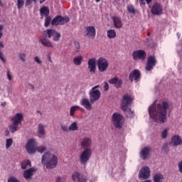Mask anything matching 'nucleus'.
<instances>
[{"instance_id":"72a5a7b5","label":"nucleus","mask_w":182,"mask_h":182,"mask_svg":"<svg viewBox=\"0 0 182 182\" xmlns=\"http://www.w3.org/2000/svg\"><path fill=\"white\" fill-rule=\"evenodd\" d=\"M107 36L109 38V39H114L116 38V31L114 29H110L107 31Z\"/></svg>"},{"instance_id":"20e7f679","label":"nucleus","mask_w":182,"mask_h":182,"mask_svg":"<svg viewBox=\"0 0 182 182\" xmlns=\"http://www.w3.org/2000/svg\"><path fill=\"white\" fill-rule=\"evenodd\" d=\"M134 97L130 94H125L123 95L121 100V109L127 110L128 107H130L133 105Z\"/></svg>"},{"instance_id":"393cba45","label":"nucleus","mask_w":182,"mask_h":182,"mask_svg":"<svg viewBox=\"0 0 182 182\" xmlns=\"http://www.w3.org/2000/svg\"><path fill=\"white\" fill-rule=\"evenodd\" d=\"M80 103L87 110H92V102L87 98H82Z\"/></svg>"},{"instance_id":"9d476101","label":"nucleus","mask_w":182,"mask_h":182,"mask_svg":"<svg viewBox=\"0 0 182 182\" xmlns=\"http://www.w3.org/2000/svg\"><path fill=\"white\" fill-rule=\"evenodd\" d=\"M44 33L46 36L47 35L49 38L53 36V41H54V42H58L60 39V33L52 28L47 29L44 31Z\"/></svg>"},{"instance_id":"5fc2aeb1","label":"nucleus","mask_w":182,"mask_h":182,"mask_svg":"<svg viewBox=\"0 0 182 182\" xmlns=\"http://www.w3.org/2000/svg\"><path fill=\"white\" fill-rule=\"evenodd\" d=\"M100 86V85H96V86H95L94 87H92V90H97V88H99Z\"/></svg>"},{"instance_id":"39448f33","label":"nucleus","mask_w":182,"mask_h":182,"mask_svg":"<svg viewBox=\"0 0 182 182\" xmlns=\"http://www.w3.org/2000/svg\"><path fill=\"white\" fill-rule=\"evenodd\" d=\"M123 122H124L123 115L117 112H114L112 114V123L114 124V127H116V129H122Z\"/></svg>"},{"instance_id":"a878e982","label":"nucleus","mask_w":182,"mask_h":182,"mask_svg":"<svg viewBox=\"0 0 182 182\" xmlns=\"http://www.w3.org/2000/svg\"><path fill=\"white\" fill-rule=\"evenodd\" d=\"M150 148L149 147H144L141 149L140 152L141 158L143 160H146L147 157H149V154H150Z\"/></svg>"},{"instance_id":"69168bd1","label":"nucleus","mask_w":182,"mask_h":182,"mask_svg":"<svg viewBox=\"0 0 182 182\" xmlns=\"http://www.w3.org/2000/svg\"><path fill=\"white\" fill-rule=\"evenodd\" d=\"M100 0H95V2H97V4H98V2H100Z\"/></svg>"},{"instance_id":"09e8293b","label":"nucleus","mask_w":182,"mask_h":182,"mask_svg":"<svg viewBox=\"0 0 182 182\" xmlns=\"http://www.w3.org/2000/svg\"><path fill=\"white\" fill-rule=\"evenodd\" d=\"M8 182H19V181L16 178L11 177L8 179Z\"/></svg>"},{"instance_id":"cd10ccee","label":"nucleus","mask_w":182,"mask_h":182,"mask_svg":"<svg viewBox=\"0 0 182 182\" xmlns=\"http://www.w3.org/2000/svg\"><path fill=\"white\" fill-rule=\"evenodd\" d=\"M38 137H41V139L45 137V134H46V132H45V126L42 124H39L38 127Z\"/></svg>"},{"instance_id":"c9c22d12","label":"nucleus","mask_w":182,"mask_h":182,"mask_svg":"<svg viewBox=\"0 0 182 182\" xmlns=\"http://www.w3.org/2000/svg\"><path fill=\"white\" fill-rule=\"evenodd\" d=\"M122 112H125V113L127 114V117H129L130 119H133V117H134V111H132L130 107H128L127 110H122Z\"/></svg>"},{"instance_id":"8fccbe9b","label":"nucleus","mask_w":182,"mask_h":182,"mask_svg":"<svg viewBox=\"0 0 182 182\" xmlns=\"http://www.w3.org/2000/svg\"><path fill=\"white\" fill-rule=\"evenodd\" d=\"M34 60L35 62H36V63H38V65H41L42 63V61L41 60V59H39V57L36 56L34 58Z\"/></svg>"},{"instance_id":"ddd939ff","label":"nucleus","mask_w":182,"mask_h":182,"mask_svg":"<svg viewBox=\"0 0 182 182\" xmlns=\"http://www.w3.org/2000/svg\"><path fill=\"white\" fill-rule=\"evenodd\" d=\"M36 147L35 139H29L26 144V149L29 154H34V153H36Z\"/></svg>"},{"instance_id":"6ab92c4d","label":"nucleus","mask_w":182,"mask_h":182,"mask_svg":"<svg viewBox=\"0 0 182 182\" xmlns=\"http://www.w3.org/2000/svg\"><path fill=\"white\" fill-rule=\"evenodd\" d=\"M88 69L91 75H95L96 73V59L91 58L88 60L87 62Z\"/></svg>"},{"instance_id":"a19ab883","label":"nucleus","mask_w":182,"mask_h":182,"mask_svg":"<svg viewBox=\"0 0 182 182\" xmlns=\"http://www.w3.org/2000/svg\"><path fill=\"white\" fill-rule=\"evenodd\" d=\"M51 21H52V18H50V16L46 17L45 23H44V26H46V28H48V26L50 25Z\"/></svg>"},{"instance_id":"0e129e2a","label":"nucleus","mask_w":182,"mask_h":182,"mask_svg":"<svg viewBox=\"0 0 182 182\" xmlns=\"http://www.w3.org/2000/svg\"><path fill=\"white\" fill-rule=\"evenodd\" d=\"M37 113H38L39 114H41V116H42V112L41 111H37Z\"/></svg>"},{"instance_id":"c03bdc74","label":"nucleus","mask_w":182,"mask_h":182,"mask_svg":"<svg viewBox=\"0 0 182 182\" xmlns=\"http://www.w3.org/2000/svg\"><path fill=\"white\" fill-rule=\"evenodd\" d=\"M18 56H19L21 61L26 62V54H25V53H20Z\"/></svg>"},{"instance_id":"1a4fd4ad","label":"nucleus","mask_w":182,"mask_h":182,"mask_svg":"<svg viewBox=\"0 0 182 182\" xmlns=\"http://www.w3.org/2000/svg\"><path fill=\"white\" fill-rule=\"evenodd\" d=\"M70 18L68 16H55L51 21V25H65V23H68L70 22Z\"/></svg>"},{"instance_id":"6e6d98bb","label":"nucleus","mask_w":182,"mask_h":182,"mask_svg":"<svg viewBox=\"0 0 182 182\" xmlns=\"http://www.w3.org/2000/svg\"><path fill=\"white\" fill-rule=\"evenodd\" d=\"M47 58H48L49 62H50V63H52V58H50V54H48V55H47Z\"/></svg>"},{"instance_id":"c85d7f7f","label":"nucleus","mask_w":182,"mask_h":182,"mask_svg":"<svg viewBox=\"0 0 182 182\" xmlns=\"http://www.w3.org/2000/svg\"><path fill=\"white\" fill-rule=\"evenodd\" d=\"M39 41L43 45V46H46V48H53V45H52L50 41L46 38H40Z\"/></svg>"},{"instance_id":"5701e85b","label":"nucleus","mask_w":182,"mask_h":182,"mask_svg":"<svg viewBox=\"0 0 182 182\" xmlns=\"http://www.w3.org/2000/svg\"><path fill=\"white\" fill-rule=\"evenodd\" d=\"M171 144L174 147H177V146H181L182 144V139L180 135H173L171 137Z\"/></svg>"},{"instance_id":"f8f14e48","label":"nucleus","mask_w":182,"mask_h":182,"mask_svg":"<svg viewBox=\"0 0 182 182\" xmlns=\"http://www.w3.org/2000/svg\"><path fill=\"white\" fill-rule=\"evenodd\" d=\"M129 79L130 82L137 83L141 79V73H140V70L135 69L129 73Z\"/></svg>"},{"instance_id":"338daca9","label":"nucleus","mask_w":182,"mask_h":182,"mask_svg":"<svg viewBox=\"0 0 182 182\" xmlns=\"http://www.w3.org/2000/svg\"><path fill=\"white\" fill-rule=\"evenodd\" d=\"M147 36H150V32L147 33Z\"/></svg>"},{"instance_id":"864d4df0","label":"nucleus","mask_w":182,"mask_h":182,"mask_svg":"<svg viewBox=\"0 0 182 182\" xmlns=\"http://www.w3.org/2000/svg\"><path fill=\"white\" fill-rule=\"evenodd\" d=\"M139 4H140V5H141V6H142V5H146V2L144 1V0H139Z\"/></svg>"},{"instance_id":"49530a36","label":"nucleus","mask_w":182,"mask_h":182,"mask_svg":"<svg viewBox=\"0 0 182 182\" xmlns=\"http://www.w3.org/2000/svg\"><path fill=\"white\" fill-rule=\"evenodd\" d=\"M103 89H104L105 92H107V90H109V83H107L106 82H104Z\"/></svg>"},{"instance_id":"473e14b6","label":"nucleus","mask_w":182,"mask_h":182,"mask_svg":"<svg viewBox=\"0 0 182 182\" xmlns=\"http://www.w3.org/2000/svg\"><path fill=\"white\" fill-rule=\"evenodd\" d=\"M164 176L161 173H156L154 176L153 180L154 182H163Z\"/></svg>"},{"instance_id":"ea45409f","label":"nucleus","mask_w":182,"mask_h":182,"mask_svg":"<svg viewBox=\"0 0 182 182\" xmlns=\"http://www.w3.org/2000/svg\"><path fill=\"white\" fill-rule=\"evenodd\" d=\"M36 151H38V153H43L46 151V146H39L36 147Z\"/></svg>"},{"instance_id":"774afa93","label":"nucleus","mask_w":182,"mask_h":182,"mask_svg":"<svg viewBox=\"0 0 182 182\" xmlns=\"http://www.w3.org/2000/svg\"><path fill=\"white\" fill-rule=\"evenodd\" d=\"M31 86L32 89H35V87L33 85H31Z\"/></svg>"},{"instance_id":"bb28decb","label":"nucleus","mask_w":182,"mask_h":182,"mask_svg":"<svg viewBox=\"0 0 182 182\" xmlns=\"http://www.w3.org/2000/svg\"><path fill=\"white\" fill-rule=\"evenodd\" d=\"M36 170L33 168H30L29 169L26 170L23 172V177L26 180H29L32 176H33V173H35Z\"/></svg>"},{"instance_id":"e2e57ef3","label":"nucleus","mask_w":182,"mask_h":182,"mask_svg":"<svg viewBox=\"0 0 182 182\" xmlns=\"http://www.w3.org/2000/svg\"><path fill=\"white\" fill-rule=\"evenodd\" d=\"M45 2V0H40V4H43Z\"/></svg>"},{"instance_id":"f03ea898","label":"nucleus","mask_w":182,"mask_h":182,"mask_svg":"<svg viewBox=\"0 0 182 182\" xmlns=\"http://www.w3.org/2000/svg\"><path fill=\"white\" fill-rule=\"evenodd\" d=\"M58 156L52 154L50 151H47L42 156L41 163L46 168H55L58 166Z\"/></svg>"},{"instance_id":"9b49d317","label":"nucleus","mask_w":182,"mask_h":182,"mask_svg":"<svg viewBox=\"0 0 182 182\" xmlns=\"http://www.w3.org/2000/svg\"><path fill=\"white\" fill-rule=\"evenodd\" d=\"M132 58L134 60H146L147 53L144 50H137L133 52Z\"/></svg>"},{"instance_id":"c756f323","label":"nucleus","mask_w":182,"mask_h":182,"mask_svg":"<svg viewBox=\"0 0 182 182\" xmlns=\"http://www.w3.org/2000/svg\"><path fill=\"white\" fill-rule=\"evenodd\" d=\"M83 61V57L82 55L76 56L73 58V63L75 66H80L82 62Z\"/></svg>"},{"instance_id":"dca6fc26","label":"nucleus","mask_w":182,"mask_h":182,"mask_svg":"<svg viewBox=\"0 0 182 182\" xmlns=\"http://www.w3.org/2000/svg\"><path fill=\"white\" fill-rule=\"evenodd\" d=\"M85 36L90 39H95L96 36V28L95 26H87L85 28Z\"/></svg>"},{"instance_id":"4be33fe9","label":"nucleus","mask_w":182,"mask_h":182,"mask_svg":"<svg viewBox=\"0 0 182 182\" xmlns=\"http://www.w3.org/2000/svg\"><path fill=\"white\" fill-rule=\"evenodd\" d=\"M73 180L74 182H87L86 176L79 173V172H75L73 174Z\"/></svg>"},{"instance_id":"4d7b16f0","label":"nucleus","mask_w":182,"mask_h":182,"mask_svg":"<svg viewBox=\"0 0 182 182\" xmlns=\"http://www.w3.org/2000/svg\"><path fill=\"white\" fill-rule=\"evenodd\" d=\"M56 182H62V178H60V177H57V178H56Z\"/></svg>"},{"instance_id":"13d9d810","label":"nucleus","mask_w":182,"mask_h":182,"mask_svg":"<svg viewBox=\"0 0 182 182\" xmlns=\"http://www.w3.org/2000/svg\"><path fill=\"white\" fill-rule=\"evenodd\" d=\"M10 133H9V131L8 129H6L5 131V136H9Z\"/></svg>"},{"instance_id":"bf43d9fd","label":"nucleus","mask_w":182,"mask_h":182,"mask_svg":"<svg viewBox=\"0 0 182 182\" xmlns=\"http://www.w3.org/2000/svg\"><path fill=\"white\" fill-rule=\"evenodd\" d=\"M145 1L146 2L147 5H149V4H151V1H153V0H145Z\"/></svg>"},{"instance_id":"aec40b11","label":"nucleus","mask_w":182,"mask_h":182,"mask_svg":"<svg viewBox=\"0 0 182 182\" xmlns=\"http://www.w3.org/2000/svg\"><path fill=\"white\" fill-rule=\"evenodd\" d=\"M2 31H4V25L0 24V39L4 36V33H2ZM5 46H4V43L0 41V48H3ZM0 59L2 63H6V60L4 57V53L0 50Z\"/></svg>"},{"instance_id":"f3484780","label":"nucleus","mask_w":182,"mask_h":182,"mask_svg":"<svg viewBox=\"0 0 182 182\" xmlns=\"http://www.w3.org/2000/svg\"><path fill=\"white\" fill-rule=\"evenodd\" d=\"M150 177V168L145 166L141 169L139 173V178L146 180Z\"/></svg>"},{"instance_id":"2f4dec72","label":"nucleus","mask_w":182,"mask_h":182,"mask_svg":"<svg viewBox=\"0 0 182 182\" xmlns=\"http://www.w3.org/2000/svg\"><path fill=\"white\" fill-rule=\"evenodd\" d=\"M80 109L82 108L77 105H74L71 107L70 108V116H71V117H73V116H75V113H76L77 110H80Z\"/></svg>"},{"instance_id":"79ce46f5","label":"nucleus","mask_w":182,"mask_h":182,"mask_svg":"<svg viewBox=\"0 0 182 182\" xmlns=\"http://www.w3.org/2000/svg\"><path fill=\"white\" fill-rule=\"evenodd\" d=\"M25 5V0H17V9H21Z\"/></svg>"},{"instance_id":"4c0bfd02","label":"nucleus","mask_w":182,"mask_h":182,"mask_svg":"<svg viewBox=\"0 0 182 182\" xmlns=\"http://www.w3.org/2000/svg\"><path fill=\"white\" fill-rule=\"evenodd\" d=\"M14 144V139L12 138L7 139L6 140V149H9L11 146Z\"/></svg>"},{"instance_id":"f704fd0d","label":"nucleus","mask_w":182,"mask_h":182,"mask_svg":"<svg viewBox=\"0 0 182 182\" xmlns=\"http://www.w3.org/2000/svg\"><path fill=\"white\" fill-rule=\"evenodd\" d=\"M68 129L70 132H76L79 130V127L77 126V122H73L71 123V124L69 126Z\"/></svg>"},{"instance_id":"7c9ffc66","label":"nucleus","mask_w":182,"mask_h":182,"mask_svg":"<svg viewBox=\"0 0 182 182\" xmlns=\"http://www.w3.org/2000/svg\"><path fill=\"white\" fill-rule=\"evenodd\" d=\"M40 14H41V16H46V18L49 16V8L46 6H43L41 8Z\"/></svg>"},{"instance_id":"a18cd8bd","label":"nucleus","mask_w":182,"mask_h":182,"mask_svg":"<svg viewBox=\"0 0 182 182\" xmlns=\"http://www.w3.org/2000/svg\"><path fill=\"white\" fill-rule=\"evenodd\" d=\"M61 130H63V132H65L66 133H68V132H70L69 130V127H68L66 125H62Z\"/></svg>"},{"instance_id":"423d86ee","label":"nucleus","mask_w":182,"mask_h":182,"mask_svg":"<svg viewBox=\"0 0 182 182\" xmlns=\"http://www.w3.org/2000/svg\"><path fill=\"white\" fill-rule=\"evenodd\" d=\"M90 157H92V149H85L80 155V164L85 166V164H87V161L90 160Z\"/></svg>"},{"instance_id":"680f3d73","label":"nucleus","mask_w":182,"mask_h":182,"mask_svg":"<svg viewBox=\"0 0 182 182\" xmlns=\"http://www.w3.org/2000/svg\"><path fill=\"white\" fill-rule=\"evenodd\" d=\"M166 147H167V144H164L163 149H166Z\"/></svg>"},{"instance_id":"052dcab7","label":"nucleus","mask_w":182,"mask_h":182,"mask_svg":"<svg viewBox=\"0 0 182 182\" xmlns=\"http://www.w3.org/2000/svg\"><path fill=\"white\" fill-rule=\"evenodd\" d=\"M80 46L79 45V43H77V49H80Z\"/></svg>"},{"instance_id":"37998d69","label":"nucleus","mask_w":182,"mask_h":182,"mask_svg":"<svg viewBox=\"0 0 182 182\" xmlns=\"http://www.w3.org/2000/svg\"><path fill=\"white\" fill-rule=\"evenodd\" d=\"M168 134V129H165L162 132H161V138L162 139H167V135Z\"/></svg>"},{"instance_id":"4468645a","label":"nucleus","mask_w":182,"mask_h":182,"mask_svg":"<svg viewBox=\"0 0 182 182\" xmlns=\"http://www.w3.org/2000/svg\"><path fill=\"white\" fill-rule=\"evenodd\" d=\"M80 146L81 149H84V150H86V149H90L92 146V138L85 136L84 138L81 139L80 140Z\"/></svg>"},{"instance_id":"412c9836","label":"nucleus","mask_w":182,"mask_h":182,"mask_svg":"<svg viewBox=\"0 0 182 182\" xmlns=\"http://www.w3.org/2000/svg\"><path fill=\"white\" fill-rule=\"evenodd\" d=\"M114 26L117 29H120V28L123 27V23L122 22V18L119 16H114L112 17Z\"/></svg>"},{"instance_id":"603ef678","label":"nucleus","mask_w":182,"mask_h":182,"mask_svg":"<svg viewBox=\"0 0 182 182\" xmlns=\"http://www.w3.org/2000/svg\"><path fill=\"white\" fill-rule=\"evenodd\" d=\"M178 166L180 173H182V161L178 163Z\"/></svg>"},{"instance_id":"3c124183","label":"nucleus","mask_w":182,"mask_h":182,"mask_svg":"<svg viewBox=\"0 0 182 182\" xmlns=\"http://www.w3.org/2000/svg\"><path fill=\"white\" fill-rule=\"evenodd\" d=\"M7 77L9 80H12V75H11V72L9 70L7 71Z\"/></svg>"},{"instance_id":"b1692460","label":"nucleus","mask_w":182,"mask_h":182,"mask_svg":"<svg viewBox=\"0 0 182 182\" xmlns=\"http://www.w3.org/2000/svg\"><path fill=\"white\" fill-rule=\"evenodd\" d=\"M108 82L110 85H114L116 89H120V87H122V85H123V80H119V77H114L109 80Z\"/></svg>"},{"instance_id":"e433bc0d","label":"nucleus","mask_w":182,"mask_h":182,"mask_svg":"<svg viewBox=\"0 0 182 182\" xmlns=\"http://www.w3.org/2000/svg\"><path fill=\"white\" fill-rule=\"evenodd\" d=\"M31 161L29 160H26L21 162V168H23V170L28 168V167H31Z\"/></svg>"},{"instance_id":"de8ad7c7","label":"nucleus","mask_w":182,"mask_h":182,"mask_svg":"<svg viewBox=\"0 0 182 182\" xmlns=\"http://www.w3.org/2000/svg\"><path fill=\"white\" fill-rule=\"evenodd\" d=\"M33 2L36 3V0H33ZM32 4V0H26V6H29Z\"/></svg>"},{"instance_id":"a211bd4d","label":"nucleus","mask_w":182,"mask_h":182,"mask_svg":"<svg viewBox=\"0 0 182 182\" xmlns=\"http://www.w3.org/2000/svg\"><path fill=\"white\" fill-rule=\"evenodd\" d=\"M151 12L152 15H161L163 14V7L160 4L156 3L153 5Z\"/></svg>"},{"instance_id":"2eb2a0df","label":"nucleus","mask_w":182,"mask_h":182,"mask_svg":"<svg viewBox=\"0 0 182 182\" xmlns=\"http://www.w3.org/2000/svg\"><path fill=\"white\" fill-rule=\"evenodd\" d=\"M90 101L91 103H95V102H97L100 97L102 96V93L100 90H91L89 92Z\"/></svg>"},{"instance_id":"6e6552de","label":"nucleus","mask_w":182,"mask_h":182,"mask_svg":"<svg viewBox=\"0 0 182 182\" xmlns=\"http://www.w3.org/2000/svg\"><path fill=\"white\" fill-rule=\"evenodd\" d=\"M99 72H106L109 68V61L103 57H100L97 61Z\"/></svg>"},{"instance_id":"7ed1b4c3","label":"nucleus","mask_w":182,"mask_h":182,"mask_svg":"<svg viewBox=\"0 0 182 182\" xmlns=\"http://www.w3.org/2000/svg\"><path fill=\"white\" fill-rule=\"evenodd\" d=\"M11 120L13 124L9 127V129L11 133H15V132H18V127L22 123V120H23V115L21 113H17Z\"/></svg>"},{"instance_id":"0eeeda50","label":"nucleus","mask_w":182,"mask_h":182,"mask_svg":"<svg viewBox=\"0 0 182 182\" xmlns=\"http://www.w3.org/2000/svg\"><path fill=\"white\" fill-rule=\"evenodd\" d=\"M157 65V59H156V56L154 55H149L147 58L146 65L145 66V70L146 72H150L156 68Z\"/></svg>"},{"instance_id":"f257e3e1","label":"nucleus","mask_w":182,"mask_h":182,"mask_svg":"<svg viewBox=\"0 0 182 182\" xmlns=\"http://www.w3.org/2000/svg\"><path fill=\"white\" fill-rule=\"evenodd\" d=\"M170 107L168 102H162L161 104H152L149 108L150 117L154 119L156 123H166L167 119V109Z\"/></svg>"},{"instance_id":"58836bf2","label":"nucleus","mask_w":182,"mask_h":182,"mask_svg":"<svg viewBox=\"0 0 182 182\" xmlns=\"http://www.w3.org/2000/svg\"><path fill=\"white\" fill-rule=\"evenodd\" d=\"M127 11L129 14H136V9H134V6H133V5H128Z\"/></svg>"}]
</instances>
